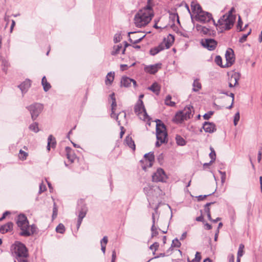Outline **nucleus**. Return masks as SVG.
<instances>
[{
	"instance_id": "24",
	"label": "nucleus",
	"mask_w": 262,
	"mask_h": 262,
	"mask_svg": "<svg viewBox=\"0 0 262 262\" xmlns=\"http://www.w3.org/2000/svg\"><path fill=\"white\" fill-rule=\"evenodd\" d=\"M144 158L146 161H147L148 166L151 167L153 164V162L154 161L155 157L154 155V153L149 152L148 154H146L144 155Z\"/></svg>"
},
{
	"instance_id": "19",
	"label": "nucleus",
	"mask_w": 262,
	"mask_h": 262,
	"mask_svg": "<svg viewBox=\"0 0 262 262\" xmlns=\"http://www.w3.org/2000/svg\"><path fill=\"white\" fill-rule=\"evenodd\" d=\"M183 111L184 112V119H185L186 120L192 117V116H193L192 113L194 112L193 107L192 106H191V105L187 106L186 107H185L184 108V109Z\"/></svg>"
},
{
	"instance_id": "50",
	"label": "nucleus",
	"mask_w": 262,
	"mask_h": 262,
	"mask_svg": "<svg viewBox=\"0 0 262 262\" xmlns=\"http://www.w3.org/2000/svg\"><path fill=\"white\" fill-rule=\"evenodd\" d=\"M240 115L239 112H237L234 117V125L236 126L237 124L238 121L239 120Z\"/></svg>"
},
{
	"instance_id": "13",
	"label": "nucleus",
	"mask_w": 262,
	"mask_h": 262,
	"mask_svg": "<svg viewBox=\"0 0 262 262\" xmlns=\"http://www.w3.org/2000/svg\"><path fill=\"white\" fill-rule=\"evenodd\" d=\"M196 17L197 20L203 23H206L210 21L211 20L212 21L214 20L211 13L205 11L201 12V13L198 14V16H196Z\"/></svg>"
},
{
	"instance_id": "35",
	"label": "nucleus",
	"mask_w": 262,
	"mask_h": 262,
	"mask_svg": "<svg viewBox=\"0 0 262 262\" xmlns=\"http://www.w3.org/2000/svg\"><path fill=\"white\" fill-rule=\"evenodd\" d=\"M181 244L180 242V241L178 240L177 238H176L172 241L171 247L169 248V249L167 250V252H168L170 251H172L173 247L179 248L181 246Z\"/></svg>"
},
{
	"instance_id": "12",
	"label": "nucleus",
	"mask_w": 262,
	"mask_h": 262,
	"mask_svg": "<svg viewBox=\"0 0 262 262\" xmlns=\"http://www.w3.org/2000/svg\"><path fill=\"white\" fill-rule=\"evenodd\" d=\"M226 63L224 67H229L232 66L235 61V57L233 50L231 48H228L225 54Z\"/></svg>"
},
{
	"instance_id": "17",
	"label": "nucleus",
	"mask_w": 262,
	"mask_h": 262,
	"mask_svg": "<svg viewBox=\"0 0 262 262\" xmlns=\"http://www.w3.org/2000/svg\"><path fill=\"white\" fill-rule=\"evenodd\" d=\"M87 211H88V209L85 206H83L81 208V209L79 211L78 217V220H77V229H78L79 228V227L81 224L82 220L85 216Z\"/></svg>"
},
{
	"instance_id": "41",
	"label": "nucleus",
	"mask_w": 262,
	"mask_h": 262,
	"mask_svg": "<svg viewBox=\"0 0 262 262\" xmlns=\"http://www.w3.org/2000/svg\"><path fill=\"white\" fill-rule=\"evenodd\" d=\"M177 143L179 145L183 146L185 145L186 142L185 140L180 136L177 135L176 137Z\"/></svg>"
},
{
	"instance_id": "22",
	"label": "nucleus",
	"mask_w": 262,
	"mask_h": 262,
	"mask_svg": "<svg viewBox=\"0 0 262 262\" xmlns=\"http://www.w3.org/2000/svg\"><path fill=\"white\" fill-rule=\"evenodd\" d=\"M184 120H186L184 119V112L182 111L177 112L173 119V121L177 123H181Z\"/></svg>"
},
{
	"instance_id": "44",
	"label": "nucleus",
	"mask_w": 262,
	"mask_h": 262,
	"mask_svg": "<svg viewBox=\"0 0 262 262\" xmlns=\"http://www.w3.org/2000/svg\"><path fill=\"white\" fill-rule=\"evenodd\" d=\"M56 231L59 233H63L65 231V227L62 224H59L56 228Z\"/></svg>"
},
{
	"instance_id": "15",
	"label": "nucleus",
	"mask_w": 262,
	"mask_h": 262,
	"mask_svg": "<svg viewBox=\"0 0 262 262\" xmlns=\"http://www.w3.org/2000/svg\"><path fill=\"white\" fill-rule=\"evenodd\" d=\"M162 64L161 63H156L155 64L147 66L144 68V71L148 73L154 74L158 72V71L161 68Z\"/></svg>"
},
{
	"instance_id": "32",
	"label": "nucleus",
	"mask_w": 262,
	"mask_h": 262,
	"mask_svg": "<svg viewBox=\"0 0 262 262\" xmlns=\"http://www.w3.org/2000/svg\"><path fill=\"white\" fill-rule=\"evenodd\" d=\"M108 242V238L106 236H105L100 241L101 249L103 254L105 252L106 245Z\"/></svg>"
},
{
	"instance_id": "37",
	"label": "nucleus",
	"mask_w": 262,
	"mask_h": 262,
	"mask_svg": "<svg viewBox=\"0 0 262 262\" xmlns=\"http://www.w3.org/2000/svg\"><path fill=\"white\" fill-rule=\"evenodd\" d=\"M196 28L198 31H200L201 32L203 33L204 34H207L209 32V30L208 28H207L206 27H205L204 26H201V25H196Z\"/></svg>"
},
{
	"instance_id": "28",
	"label": "nucleus",
	"mask_w": 262,
	"mask_h": 262,
	"mask_svg": "<svg viewBox=\"0 0 262 262\" xmlns=\"http://www.w3.org/2000/svg\"><path fill=\"white\" fill-rule=\"evenodd\" d=\"M125 142L126 144L128 146V147H129L133 150H135L136 146L135 142L131 137L127 136L125 138Z\"/></svg>"
},
{
	"instance_id": "5",
	"label": "nucleus",
	"mask_w": 262,
	"mask_h": 262,
	"mask_svg": "<svg viewBox=\"0 0 262 262\" xmlns=\"http://www.w3.org/2000/svg\"><path fill=\"white\" fill-rule=\"evenodd\" d=\"M16 223L21 230L19 235L25 237L29 236L30 233L27 231L29 225L27 217L24 214H19L17 217Z\"/></svg>"
},
{
	"instance_id": "29",
	"label": "nucleus",
	"mask_w": 262,
	"mask_h": 262,
	"mask_svg": "<svg viewBox=\"0 0 262 262\" xmlns=\"http://www.w3.org/2000/svg\"><path fill=\"white\" fill-rule=\"evenodd\" d=\"M115 73L114 72H109L106 76L105 79V84L106 85H111L114 79Z\"/></svg>"
},
{
	"instance_id": "53",
	"label": "nucleus",
	"mask_w": 262,
	"mask_h": 262,
	"mask_svg": "<svg viewBox=\"0 0 262 262\" xmlns=\"http://www.w3.org/2000/svg\"><path fill=\"white\" fill-rule=\"evenodd\" d=\"M45 190H46V185L43 183H40L39 185V193L40 194Z\"/></svg>"
},
{
	"instance_id": "36",
	"label": "nucleus",
	"mask_w": 262,
	"mask_h": 262,
	"mask_svg": "<svg viewBox=\"0 0 262 262\" xmlns=\"http://www.w3.org/2000/svg\"><path fill=\"white\" fill-rule=\"evenodd\" d=\"M122 48V46L121 44L114 46L113 47V49L111 52V54L112 55H116L120 53L121 49Z\"/></svg>"
},
{
	"instance_id": "38",
	"label": "nucleus",
	"mask_w": 262,
	"mask_h": 262,
	"mask_svg": "<svg viewBox=\"0 0 262 262\" xmlns=\"http://www.w3.org/2000/svg\"><path fill=\"white\" fill-rule=\"evenodd\" d=\"M37 227L35 225L33 224L29 226L28 225V227L27 228V231L30 233V236L34 234L37 232Z\"/></svg>"
},
{
	"instance_id": "60",
	"label": "nucleus",
	"mask_w": 262,
	"mask_h": 262,
	"mask_svg": "<svg viewBox=\"0 0 262 262\" xmlns=\"http://www.w3.org/2000/svg\"><path fill=\"white\" fill-rule=\"evenodd\" d=\"M51 137H52V135H50L49 137H48V145H47V149L48 150H50V148L51 147Z\"/></svg>"
},
{
	"instance_id": "51",
	"label": "nucleus",
	"mask_w": 262,
	"mask_h": 262,
	"mask_svg": "<svg viewBox=\"0 0 262 262\" xmlns=\"http://www.w3.org/2000/svg\"><path fill=\"white\" fill-rule=\"evenodd\" d=\"M219 172L221 175V182L222 184H224L225 182L226 177V172L219 170Z\"/></svg>"
},
{
	"instance_id": "10",
	"label": "nucleus",
	"mask_w": 262,
	"mask_h": 262,
	"mask_svg": "<svg viewBox=\"0 0 262 262\" xmlns=\"http://www.w3.org/2000/svg\"><path fill=\"white\" fill-rule=\"evenodd\" d=\"M201 45L208 50L213 51L216 47L217 42L213 39L207 38L202 40Z\"/></svg>"
},
{
	"instance_id": "4",
	"label": "nucleus",
	"mask_w": 262,
	"mask_h": 262,
	"mask_svg": "<svg viewBox=\"0 0 262 262\" xmlns=\"http://www.w3.org/2000/svg\"><path fill=\"white\" fill-rule=\"evenodd\" d=\"M167 134L166 132L165 126L164 124H157L156 126V137L157 142L156 146L159 147L162 143L166 142Z\"/></svg>"
},
{
	"instance_id": "64",
	"label": "nucleus",
	"mask_w": 262,
	"mask_h": 262,
	"mask_svg": "<svg viewBox=\"0 0 262 262\" xmlns=\"http://www.w3.org/2000/svg\"><path fill=\"white\" fill-rule=\"evenodd\" d=\"M57 215V210L55 207H54L53 208V215H52L53 218L56 217Z\"/></svg>"
},
{
	"instance_id": "27",
	"label": "nucleus",
	"mask_w": 262,
	"mask_h": 262,
	"mask_svg": "<svg viewBox=\"0 0 262 262\" xmlns=\"http://www.w3.org/2000/svg\"><path fill=\"white\" fill-rule=\"evenodd\" d=\"M148 89L156 95H159L160 91V86L157 82H155L150 86L148 87Z\"/></svg>"
},
{
	"instance_id": "56",
	"label": "nucleus",
	"mask_w": 262,
	"mask_h": 262,
	"mask_svg": "<svg viewBox=\"0 0 262 262\" xmlns=\"http://www.w3.org/2000/svg\"><path fill=\"white\" fill-rule=\"evenodd\" d=\"M159 244L158 243H157V242H155L153 244H152L149 248L151 249V250H155V251H156L157 250V249L159 247Z\"/></svg>"
},
{
	"instance_id": "54",
	"label": "nucleus",
	"mask_w": 262,
	"mask_h": 262,
	"mask_svg": "<svg viewBox=\"0 0 262 262\" xmlns=\"http://www.w3.org/2000/svg\"><path fill=\"white\" fill-rule=\"evenodd\" d=\"M151 236L152 237L157 236L158 234V232L157 231V229L156 227V226H155V228H152V227H151Z\"/></svg>"
},
{
	"instance_id": "8",
	"label": "nucleus",
	"mask_w": 262,
	"mask_h": 262,
	"mask_svg": "<svg viewBox=\"0 0 262 262\" xmlns=\"http://www.w3.org/2000/svg\"><path fill=\"white\" fill-rule=\"evenodd\" d=\"M152 181L155 182H165L167 179V177L164 170L159 168L152 174Z\"/></svg>"
},
{
	"instance_id": "9",
	"label": "nucleus",
	"mask_w": 262,
	"mask_h": 262,
	"mask_svg": "<svg viewBox=\"0 0 262 262\" xmlns=\"http://www.w3.org/2000/svg\"><path fill=\"white\" fill-rule=\"evenodd\" d=\"M128 36L129 41L134 44H136L140 42L145 35H143L141 32H130L128 33Z\"/></svg>"
},
{
	"instance_id": "52",
	"label": "nucleus",
	"mask_w": 262,
	"mask_h": 262,
	"mask_svg": "<svg viewBox=\"0 0 262 262\" xmlns=\"http://www.w3.org/2000/svg\"><path fill=\"white\" fill-rule=\"evenodd\" d=\"M213 114V112L209 111L207 113H206L203 115V118L205 120H208Z\"/></svg>"
},
{
	"instance_id": "18",
	"label": "nucleus",
	"mask_w": 262,
	"mask_h": 262,
	"mask_svg": "<svg viewBox=\"0 0 262 262\" xmlns=\"http://www.w3.org/2000/svg\"><path fill=\"white\" fill-rule=\"evenodd\" d=\"M174 36L171 34H169L167 37V38H164V40L161 42L164 49L169 48L173 42H174Z\"/></svg>"
},
{
	"instance_id": "14",
	"label": "nucleus",
	"mask_w": 262,
	"mask_h": 262,
	"mask_svg": "<svg viewBox=\"0 0 262 262\" xmlns=\"http://www.w3.org/2000/svg\"><path fill=\"white\" fill-rule=\"evenodd\" d=\"M132 83H133L134 88L137 86L136 81L134 79L126 76H123L121 80V86L126 88L129 87L131 86Z\"/></svg>"
},
{
	"instance_id": "34",
	"label": "nucleus",
	"mask_w": 262,
	"mask_h": 262,
	"mask_svg": "<svg viewBox=\"0 0 262 262\" xmlns=\"http://www.w3.org/2000/svg\"><path fill=\"white\" fill-rule=\"evenodd\" d=\"M192 85H193L192 90L194 92L199 91L200 89H201V88H202L201 84L200 82L199 79H196L194 80Z\"/></svg>"
},
{
	"instance_id": "47",
	"label": "nucleus",
	"mask_w": 262,
	"mask_h": 262,
	"mask_svg": "<svg viewBox=\"0 0 262 262\" xmlns=\"http://www.w3.org/2000/svg\"><path fill=\"white\" fill-rule=\"evenodd\" d=\"M214 202H210V203H207L204 206V211L205 212L207 213V214H210V208H209V206L214 204Z\"/></svg>"
},
{
	"instance_id": "20",
	"label": "nucleus",
	"mask_w": 262,
	"mask_h": 262,
	"mask_svg": "<svg viewBox=\"0 0 262 262\" xmlns=\"http://www.w3.org/2000/svg\"><path fill=\"white\" fill-rule=\"evenodd\" d=\"M112 118L116 119V120L118 122V124L119 125H120L121 122H125L126 121V113L125 112L123 111L120 112L117 115L115 113V115H114V117Z\"/></svg>"
},
{
	"instance_id": "11",
	"label": "nucleus",
	"mask_w": 262,
	"mask_h": 262,
	"mask_svg": "<svg viewBox=\"0 0 262 262\" xmlns=\"http://www.w3.org/2000/svg\"><path fill=\"white\" fill-rule=\"evenodd\" d=\"M144 191L147 196L158 197L157 193L161 191L159 187L148 185L144 188Z\"/></svg>"
},
{
	"instance_id": "3",
	"label": "nucleus",
	"mask_w": 262,
	"mask_h": 262,
	"mask_svg": "<svg viewBox=\"0 0 262 262\" xmlns=\"http://www.w3.org/2000/svg\"><path fill=\"white\" fill-rule=\"evenodd\" d=\"M235 19L234 15L225 14L218 20L217 23H215L214 20H213V23L217 30L222 32L224 30H228L231 28L234 25Z\"/></svg>"
},
{
	"instance_id": "26",
	"label": "nucleus",
	"mask_w": 262,
	"mask_h": 262,
	"mask_svg": "<svg viewBox=\"0 0 262 262\" xmlns=\"http://www.w3.org/2000/svg\"><path fill=\"white\" fill-rule=\"evenodd\" d=\"M66 151L67 158L70 162H73L76 158V156L74 154L73 151L70 148L68 147H66Z\"/></svg>"
},
{
	"instance_id": "57",
	"label": "nucleus",
	"mask_w": 262,
	"mask_h": 262,
	"mask_svg": "<svg viewBox=\"0 0 262 262\" xmlns=\"http://www.w3.org/2000/svg\"><path fill=\"white\" fill-rule=\"evenodd\" d=\"M51 146L52 148H54L56 144V142L55 138L52 135L51 139Z\"/></svg>"
},
{
	"instance_id": "42",
	"label": "nucleus",
	"mask_w": 262,
	"mask_h": 262,
	"mask_svg": "<svg viewBox=\"0 0 262 262\" xmlns=\"http://www.w3.org/2000/svg\"><path fill=\"white\" fill-rule=\"evenodd\" d=\"M210 149L211 150V152L209 154V157L211 159L210 163H212L215 160L216 154L213 147H210Z\"/></svg>"
},
{
	"instance_id": "33",
	"label": "nucleus",
	"mask_w": 262,
	"mask_h": 262,
	"mask_svg": "<svg viewBox=\"0 0 262 262\" xmlns=\"http://www.w3.org/2000/svg\"><path fill=\"white\" fill-rule=\"evenodd\" d=\"M191 6L195 13H196V16H198V14H200L201 12L203 11L199 4H192Z\"/></svg>"
},
{
	"instance_id": "31",
	"label": "nucleus",
	"mask_w": 262,
	"mask_h": 262,
	"mask_svg": "<svg viewBox=\"0 0 262 262\" xmlns=\"http://www.w3.org/2000/svg\"><path fill=\"white\" fill-rule=\"evenodd\" d=\"M41 83L45 92L48 91L51 88L50 84L47 81L45 76H43L41 80Z\"/></svg>"
},
{
	"instance_id": "16",
	"label": "nucleus",
	"mask_w": 262,
	"mask_h": 262,
	"mask_svg": "<svg viewBox=\"0 0 262 262\" xmlns=\"http://www.w3.org/2000/svg\"><path fill=\"white\" fill-rule=\"evenodd\" d=\"M203 128L206 133H213L216 131V125L213 122H205L203 124Z\"/></svg>"
},
{
	"instance_id": "63",
	"label": "nucleus",
	"mask_w": 262,
	"mask_h": 262,
	"mask_svg": "<svg viewBox=\"0 0 262 262\" xmlns=\"http://www.w3.org/2000/svg\"><path fill=\"white\" fill-rule=\"evenodd\" d=\"M116 258V252L115 250H114L112 252V260L111 262H115Z\"/></svg>"
},
{
	"instance_id": "2",
	"label": "nucleus",
	"mask_w": 262,
	"mask_h": 262,
	"mask_svg": "<svg viewBox=\"0 0 262 262\" xmlns=\"http://www.w3.org/2000/svg\"><path fill=\"white\" fill-rule=\"evenodd\" d=\"M11 250L13 256L18 262H28V251L24 244L20 242H15L12 245Z\"/></svg>"
},
{
	"instance_id": "49",
	"label": "nucleus",
	"mask_w": 262,
	"mask_h": 262,
	"mask_svg": "<svg viewBox=\"0 0 262 262\" xmlns=\"http://www.w3.org/2000/svg\"><path fill=\"white\" fill-rule=\"evenodd\" d=\"M250 33L251 30H250V31L247 34H243L242 36L239 38V41L241 43L244 42L246 40L248 36L250 34Z\"/></svg>"
},
{
	"instance_id": "23",
	"label": "nucleus",
	"mask_w": 262,
	"mask_h": 262,
	"mask_svg": "<svg viewBox=\"0 0 262 262\" xmlns=\"http://www.w3.org/2000/svg\"><path fill=\"white\" fill-rule=\"evenodd\" d=\"M31 86V83L30 80H26L24 82L21 83L18 87L20 89L23 94L26 93L28 89Z\"/></svg>"
},
{
	"instance_id": "39",
	"label": "nucleus",
	"mask_w": 262,
	"mask_h": 262,
	"mask_svg": "<svg viewBox=\"0 0 262 262\" xmlns=\"http://www.w3.org/2000/svg\"><path fill=\"white\" fill-rule=\"evenodd\" d=\"M171 96L169 95H167L165 99V104L166 105L170 106H174L176 103L173 101H171Z\"/></svg>"
},
{
	"instance_id": "1",
	"label": "nucleus",
	"mask_w": 262,
	"mask_h": 262,
	"mask_svg": "<svg viewBox=\"0 0 262 262\" xmlns=\"http://www.w3.org/2000/svg\"><path fill=\"white\" fill-rule=\"evenodd\" d=\"M154 16V11L150 6L147 5L140 10L135 15V24L136 27H142L147 25Z\"/></svg>"
},
{
	"instance_id": "43",
	"label": "nucleus",
	"mask_w": 262,
	"mask_h": 262,
	"mask_svg": "<svg viewBox=\"0 0 262 262\" xmlns=\"http://www.w3.org/2000/svg\"><path fill=\"white\" fill-rule=\"evenodd\" d=\"M28 156V154L22 149H20L19 151V158L21 160H25L27 159Z\"/></svg>"
},
{
	"instance_id": "48",
	"label": "nucleus",
	"mask_w": 262,
	"mask_h": 262,
	"mask_svg": "<svg viewBox=\"0 0 262 262\" xmlns=\"http://www.w3.org/2000/svg\"><path fill=\"white\" fill-rule=\"evenodd\" d=\"M122 39V37L120 33H116L114 37V42L117 43L120 42Z\"/></svg>"
},
{
	"instance_id": "58",
	"label": "nucleus",
	"mask_w": 262,
	"mask_h": 262,
	"mask_svg": "<svg viewBox=\"0 0 262 262\" xmlns=\"http://www.w3.org/2000/svg\"><path fill=\"white\" fill-rule=\"evenodd\" d=\"M230 80L234 83V85H236L237 84L238 79L235 75L232 76Z\"/></svg>"
},
{
	"instance_id": "21",
	"label": "nucleus",
	"mask_w": 262,
	"mask_h": 262,
	"mask_svg": "<svg viewBox=\"0 0 262 262\" xmlns=\"http://www.w3.org/2000/svg\"><path fill=\"white\" fill-rule=\"evenodd\" d=\"M110 99L112 101L111 103V111L112 113L111 114V117H114V115H115V110L117 107V103L116 101V98L115 96V93H113L110 95Z\"/></svg>"
},
{
	"instance_id": "55",
	"label": "nucleus",
	"mask_w": 262,
	"mask_h": 262,
	"mask_svg": "<svg viewBox=\"0 0 262 262\" xmlns=\"http://www.w3.org/2000/svg\"><path fill=\"white\" fill-rule=\"evenodd\" d=\"M242 24H243V22H242L241 17L240 16H239L238 18V23H237V29H239V31L243 30L242 29Z\"/></svg>"
},
{
	"instance_id": "46",
	"label": "nucleus",
	"mask_w": 262,
	"mask_h": 262,
	"mask_svg": "<svg viewBox=\"0 0 262 262\" xmlns=\"http://www.w3.org/2000/svg\"><path fill=\"white\" fill-rule=\"evenodd\" d=\"M244 248V245L243 244H240L237 252V257H242L243 255Z\"/></svg>"
},
{
	"instance_id": "6",
	"label": "nucleus",
	"mask_w": 262,
	"mask_h": 262,
	"mask_svg": "<svg viewBox=\"0 0 262 262\" xmlns=\"http://www.w3.org/2000/svg\"><path fill=\"white\" fill-rule=\"evenodd\" d=\"M30 112L32 119L35 120L42 112L43 106L39 103H34L26 107Z\"/></svg>"
},
{
	"instance_id": "61",
	"label": "nucleus",
	"mask_w": 262,
	"mask_h": 262,
	"mask_svg": "<svg viewBox=\"0 0 262 262\" xmlns=\"http://www.w3.org/2000/svg\"><path fill=\"white\" fill-rule=\"evenodd\" d=\"M214 193V192H213L212 193H210V194H208V195H199L198 196V200L199 201H202V200H204L205 198H206L207 196L210 195H211L212 194H213Z\"/></svg>"
},
{
	"instance_id": "59",
	"label": "nucleus",
	"mask_w": 262,
	"mask_h": 262,
	"mask_svg": "<svg viewBox=\"0 0 262 262\" xmlns=\"http://www.w3.org/2000/svg\"><path fill=\"white\" fill-rule=\"evenodd\" d=\"M229 96L232 98V103H231V104L230 106H229L228 107H227V108L228 109H231L232 107L233 104V102H234V95L233 93H231Z\"/></svg>"
},
{
	"instance_id": "30",
	"label": "nucleus",
	"mask_w": 262,
	"mask_h": 262,
	"mask_svg": "<svg viewBox=\"0 0 262 262\" xmlns=\"http://www.w3.org/2000/svg\"><path fill=\"white\" fill-rule=\"evenodd\" d=\"M13 224L10 222L4 226H1L0 228V231L2 233H5L6 232H7L9 230H11Z\"/></svg>"
},
{
	"instance_id": "7",
	"label": "nucleus",
	"mask_w": 262,
	"mask_h": 262,
	"mask_svg": "<svg viewBox=\"0 0 262 262\" xmlns=\"http://www.w3.org/2000/svg\"><path fill=\"white\" fill-rule=\"evenodd\" d=\"M135 112L141 120H146L149 118L141 100H139L135 106Z\"/></svg>"
},
{
	"instance_id": "40",
	"label": "nucleus",
	"mask_w": 262,
	"mask_h": 262,
	"mask_svg": "<svg viewBox=\"0 0 262 262\" xmlns=\"http://www.w3.org/2000/svg\"><path fill=\"white\" fill-rule=\"evenodd\" d=\"M29 129L34 133H38L39 130L38 128V124L37 122H34L30 125Z\"/></svg>"
},
{
	"instance_id": "25",
	"label": "nucleus",
	"mask_w": 262,
	"mask_h": 262,
	"mask_svg": "<svg viewBox=\"0 0 262 262\" xmlns=\"http://www.w3.org/2000/svg\"><path fill=\"white\" fill-rule=\"evenodd\" d=\"M164 46L162 45L161 43L158 46L155 47L154 48H152L150 50V54L151 55H155L158 53H159L160 51L164 50Z\"/></svg>"
},
{
	"instance_id": "62",
	"label": "nucleus",
	"mask_w": 262,
	"mask_h": 262,
	"mask_svg": "<svg viewBox=\"0 0 262 262\" xmlns=\"http://www.w3.org/2000/svg\"><path fill=\"white\" fill-rule=\"evenodd\" d=\"M195 259L198 260V261H200V260L201 259V254L199 252H196L195 254V256L194 258Z\"/></svg>"
},
{
	"instance_id": "45",
	"label": "nucleus",
	"mask_w": 262,
	"mask_h": 262,
	"mask_svg": "<svg viewBox=\"0 0 262 262\" xmlns=\"http://www.w3.org/2000/svg\"><path fill=\"white\" fill-rule=\"evenodd\" d=\"M215 63L219 66L225 68L224 66L222 65V59L221 57L219 55L216 56L215 58Z\"/></svg>"
}]
</instances>
